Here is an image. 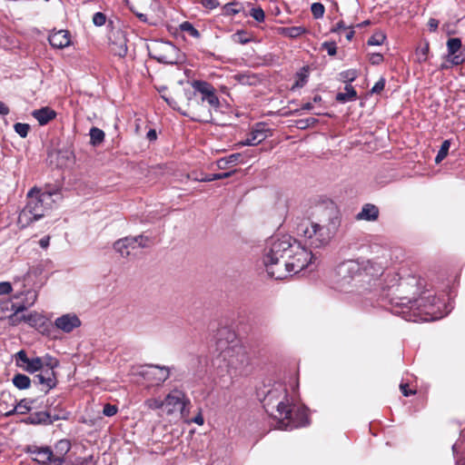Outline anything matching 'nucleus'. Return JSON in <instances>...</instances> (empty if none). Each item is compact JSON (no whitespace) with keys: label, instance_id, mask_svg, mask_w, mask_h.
Instances as JSON below:
<instances>
[{"label":"nucleus","instance_id":"obj_9","mask_svg":"<svg viewBox=\"0 0 465 465\" xmlns=\"http://www.w3.org/2000/svg\"><path fill=\"white\" fill-rule=\"evenodd\" d=\"M188 99L187 112H184L183 114L189 115L192 119L198 122L210 123L213 121L212 109L213 107H211L207 102L199 100L196 93Z\"/></svg>","mask_w":465,"mask_h":465},{"label":"nucleus","instance_id":"obj_12","mask_svg":"<svg viewBox=\"0 0 465 465\" xmlns=\"http://www.w3.org/2000/svg\"><path fill=\"white\" fill-rule=\"evenodd\" d=\"M45 365L46 367L40 373L34 376L33 382L42 386L41 391L46 394L57 385V378L54 369L58 366V361L47 362Z\"/></svg>","mask_w":465,"mask_h":465},{"label":"nucleus","instance_id":"obj_8","mask_svg":"<svg viewBox=\"0 0 465 465\" xmlns=\"http://www.w3.org/2000/svg\"><path fill=\"white\" fill-rule=\"evenodd\" d=\"M163 403V411L167 415L175 414L181 419H185L188 416L189 410L187 407L190 405V401L183 391L173 390L166 395Z\"/></svg>","mask_w":465,"mask_h":465},{"label":"nucleus","instance_id":"obj_17","mask_svg":"<svg viewBox=\"0 0 465 465\" xmlns=\"http://www.w3.org/2000/svg\"><path fill=\"white\" fill-rule=\"evenodd\" d=\"M268 130L265 128V124L259 123L255 125L252 131L248 134L247 138L243 141L239 142L236 145L240 146H253L261 143L267 137Z\"/></svg>","mask_w":465,"mask_h":465},{"label":"nucleus","instance_id":"obj_32","mask_svg":"<svg viewBox=\"0 0 465 465\" xmlns=\"http://www.w3.org/2000/svg\"><path fill=\"white\" fill-rule=\"evenodd\" d=\"M241 157V153H232L229 156L221 158L217 161V166L220 169H225L228 164L235 163L239 158Z\"/></svg>","mask_w":465,"mask_h":465},{"label":"nucleus","instance_id":"obj_21","mask_svg":"<svg viewBox=\"0 0 465 465\" xmlns=\"http://www.w3.org/2000/svg\"><path fill=\"white\" fill-rule=\"evenodd\" d=\"M116 35L115 41L110 43V51L115 56L124 57L127 54L126 39L122 32H117Z\"/></svg>","mask_w":465,"mask_h":465},{"label":"nucleus","instance_id":"obj_6","mask_svg":"<svg viewBox=\"0 0 465 465\" xmlns=\"http://www.w3.org/2000/svg\"><path fill=\"white\" fill-rule=\"evenodd\" d=\"M149 55L160 63L174 64L180 61V50L172 43L155 40L148 45Z\"/></svg>","mask_w":465,"mask_h":465},{"label":"nucleus","instance_id":"obj_18","mask_svg":"<svg viewBox=\"0 0 465 465\" xmlns=\"http://www.w3.org/2000/svg\"><path fill=\"white\" fill-rule=\"evenodd\" d=\"M54 324L58 329L69 333L81 325V321L75 314H64L58 317Z\"/></svg>","mask_w":465,"mask_h":465},{"label":"nucleus","instance_id":"obj_3","mask_svg":"<svg viewBox=\"0 0 465 465\" xmlns=\"http://www.w3.org/2000/svg\"><path fill=\"white\" fill-rule=\"evenodd\" d=\"M296 231L304 244L312 248H320L328 244L332 237L328 227L309 220L302 221L297 225Z\"/></svg>","mask_w":465,"mask_h":465},{"label":"nucleus","instance_id":"obj_41","mask_svg":"<svg viewBox=\"0 0 465 465\" xmlns=\"http://www.w3.org/2000/svg\"><path fill=\"white\" fill-rule=\"evenodd\" d=\"M318 123V120L313 117H309L305 119H300L296 121V127L301 130L307 129L310 126H313Z\"/></svg>","mask_w":465,"mask_h":465},{"label":"nucleus","instance_id":"obj_44","mask_svg":"<svg viewBox=\"0 0 465 465\" xmlns=\"http://www.w3.org/2000/svg\"><path fill=\"white\" fill-rule=\"evenodd\" d=\"M325 7L322 3H313L311 6V12L314 18H322L324 15Z\"/></svg>","mask_w":465,"mask_h":465},{"label":"nucleus","instance_id":"obj_34","mask_svg":"<svg viewBox=\"0 0 465 465\" xmlns=\"http://www.w3.org/2000/svg\"><path fill=\"white\" fill-rule=\"evenodd\" d=\"M31 410V407L27 404V401L25 399L21 400L15 408L6 413L7 416L14 414L15 412H18L20 414H25Z\"/></svg>","mask_w":465,"mask_h":465},{"label":"nucleus","instance_id":"obj_10","mask_svg":"<svg viewBox=\"0 0 465 465\" xmlns=\"http://www.w3.org/2000/svg\"><path fill=\"white\" fill-rule=\"evenodd\" d=\"M127 4L131 11L144 23H148L149 18L160 11L158 0H127Z\"/></svg>","mask_w":465,"mask_h":465},{"label":"nucleus","instance_id":"obj_23","mask_svg":"<svg viewBox=\"0 0 465 465\" xmlns=\"http://www.w3.org/2000/svg\"><path fill=\"white\" fill-rule=\"evenodd\" d=\"M32 115L38 121L40 125H45L55 118L56 113L54 110L46 106L33 111Z\"/></svg>","mask_w":465,"mask_h":465},{"label":"nucleus","instance_id":"obj_54","mask_svg":"<svg viewBox=\"0 0 465 465\" xmlns=\"http://www.w3.org/2000/svg\"><path fill=\"white\" fill-rule=\"evenodd\" d=\"M117 407L115 405H112L107 403L104 406L103 413L107 417H112L117 413Z\"/></svg>","mask_w":465,"mask_h":465},{"label":"nucleus","instance_id":"obj_38","mask_svg":"<svg viewBox=\"0 0 465 465\" xmlns=\"http://www.w3.org/2000/svg\"><path fill=\"white\" fill-rule=\"evenodd\" d=\"M450 146V142L449 140L443 141L441 146L438 152V154L435 157V162L437 163H440L447 155Z\"/></svg>","mask_w":465,"mask_h":465},{"label":"nucleus","instance_id":"obj_60","mask_svg":"<svg viewBox=\"0 0 465 465\" xmlns=\"http://www.w3.org/2000/svg\"><path fill=\"white\" fill-rule=\"evenodd\" d=\"M428 26L430 32H435L439 26V21L435 18H430L428 22Z\"/></svg>","mask_w":465,"mask_h":465},{"label":"nucleus","instance_id":"obj_5","mask_svg":"<svg viewBox=\"0 0 465 465\" xmlns=\"http://www.w3.org/2000/svg\"><path fill=\"white\" fill-rule=\"evenodd\" d=\"M312 252L296 242L292 244V251L289 252L287 260L283 261V268L286 270V278L296 274L313 264Z\"/></svg>","mask_w":465,"mask_h":465},{"label":"nucleus","instance_id":"obj_52","mask_svg":"<svg viewBox=\"0 0 465 465\" xmlns=\"http://www.w3.org/2000/svg\"><path fill=\"white\" fill-rule=\"evenodd\" d=\"M106 22V16L104 13L102 12H97L93 16V23L96 25V26H102L105 24Z\"/></svg>","mask_w":465,"mask_h":465},{"label":"nucleus","instance_id":"obj_43","mask_svg":"<svg viewBox=\"0 0 465 465\" xmlns=\"http://www.w3.org/2000/svg\"><path fill=\"white\" fill-rule=\"evenodd\" d=\"M144 405H145V407H147L150 410H159V409L163 410V407H164L163 401L160 400V399H155V398L147 399L144 401Z\"/></svg>","mask_w":465,"mask_h":465},{"label":"nucleus","instance_id":"obj_22","mask_svg":"<svg viewBox=\"0 0 465 465\" xmlns=\"http://www.w3.org/2000/svg\"><path fill=\"white\" fill-rule=\"evenodd\" d=\"M22 320L27 322L30 326L38 329L41 332H45L48 330V324L46 323L45 317L38 313L24 315Z\"/></svg>","mask_w":465,"mask_h":465},{"label":"nucleus","instance_id":"obj_26","mask_svg":"<svg viewBox=\"0 0 465 465\" xmlns=\"http://www.w3.org/2000/svg\"><path fill=\"white\" fill-rule=\"evenodd\" d=\"M233 79L243 85H255L260 82V78L252 73H242L233 75Z\"/></svg>","mask_w":465,"mask_h":465},{"label":"nucleus","instance_id":"obj_58","mask_svg":"<svg viewBox=\"0 0 465 465\" xmlns=\"http://www.w3.org/2000/svg\"><path fill=\"white\" fill-rule=\"evenodd\" d=\"M383 61V56L381 54L374 53L370 56V62L372 64H379Z\"/></svg>","mask_w":465,"mask_h":465},{"label":"nucleus","instance_id":"obj_57","mask_svg":"<svg viewBox=\"0 0 465 465\" xmlns=\"http://www.w3.org/2000/svg\"><path fill=\"white\" fill-rule=\"evenodd\" d=\"M11 310L14 311V313L10 316V319L13 320L20 312L25 310V306L24 304H12Z\"/></svg>","mask_w":465,"mask_h":465},{"label":"nucleus","instance_id":"obj_11","mask_svg":"<svg viewBox=\"0 0 465 465\" xmlns=\"http://www.w3.org/2000/svg\"><path fill=\"white\" fill-rule=\"evenodd\" d=\"M222 356L228 362V366L235 370H242L250 363L246 350L242 345H232L222 351Z\"/></svg>","mask_w":465,"mask_h":465},{"label":"nucleus","instance_id":"obj_47","mask_svg":"<svg viewBox=\"0 0 465 465\" xmlns=\"http://www.w3.org/2000/svg\"><path fill=\"white\" fill-rule=\"evenodd\" d=\"M194 4H200L204 8L213 10L219 6L220 3L218 0H193Z\"/></svg>","mask_w":465,"mask_h":465},{"label":"nucleus","instance_id":"obj_45","mask_svg":"<svg viewBox=\"0 0 465 465\" xmlns=\"http://www.w3.org/2000/svg\"><path fill=\"white\" fill-rule=\"evenodd\" d=\"M15 131L22 137L25 138L29 133L30 125L23 123H16L14 125Z\"/></svg>","mask_w":465,"mask_h":465},{"label":"nucleus","instance_id":"obj_20","mask_svg":"<svg viewBox=\"0 0 465 465\" xmlns=\"http://www.w3.org/2000/svg\"><path fill=\"white\" fill-rule=\"evenodd\" d=\"M48 41L53 47L62 49L70 45V34L66 30L54 31L49 35Z\"/></svg>","mask_w":465,"mask_h":465},{"label":"nucleus","instance_id":"obj_59","mask_svg":"<svg viewBox=\"0 0 465 465\" xmlns=\"http://www.w3.org/2000/svg\"><path fill=\"white\" fill-rule=\"evenodd\" d=\"M400 389L405 397L414 395L416 393V391H412V390L409 389V385L407 383H401L400 385Z\"/></svg>","mask_w":465,"mask_h":465},{"label":"nucleus","instance_id":"obj_51","mask_svg":"<svg viewBox=\"0 0 465 465\" xmlns=\"http://www.w3.org/2000/svg\"><path fill=\"white\" fill-rule=\"evenodd\" d=\"M288 35L290 37H297L306 32V29L302 26H293L287 29Z\"/></svg>","mask_w":465,"mask_h":465},{"label":"nucleus","instance_id":"obj_14","mask_svg":"<svg viewBox=\"0 0 465 465\" xmlns=\"http://www.w3.org/2000/svg\"><path fill=\"white\" fill-rule=\"evenodd\" d=\"M28 452L31 454L33 460L40 464L62 465L64 461L63 457H55L50 448L29 447Z\"/></svg>","mask_w":465,"mask_h":465},{"label":"nucleus","instance_id":"obj_19","mask_svg":"<svg viewBox=\"0 0 465 465\" xmlns=\"http://www.w3.org/2000/svg\"><path fill=\"white\" fill-rule=\"evenodd\" d=\"M58 415H52L50 411H36L32 413L25 420L28 424L38 425L52 424L54 421L60 420Z\"/></svg>","mask_w":465,"mask_h":465},{"label":"nucleus","instance_id":"obj_7","mask_svg":"<svg viewBox=\"0 0 465 465\" xmlns=\"http://www.w3.org/2000/svg\"><path fill=\"white\" fill-rule=\"evenodd\" d=\"M363 266L358 261L348 260L341 262L336 268V284L341 291L346 292L351 282L360 277Z\"/></svg>","mask_w":465,"mask_h":465},{"label":"nucleus","instance_id":"obj_35","mask_svg":"<svg viewBox=\"0 0 465 465\" xmlns=\"http://www.w3.org/2000/svg\"><path fill=\"white\" fill-rule=\"evenodd\" d=\"M449 55L455 54L461 47V40L460 38H450L447 42Z\"/></svg>","mask_w":465,"mask_h":465},{"label":"nucleus","instance_id":"obj_62","mask_svg":"<svg viewBox=\"0 0 465 465\" xmlns=\"http://www.w3.org/2000/svg\"><path fill=\"white\" fill-rule=\"evenodd\" d=\"M450 62L454 65H459V64H460L463 62V59L460 57V55L453 54L451 59H450Z\"/></svg>","mask_w":465,"mask_h":465},{"label":"nucleus","instance_id":"obj_49","mask_svg":"<svg viewBox=\"0 0 465 465\" xmlns=\"http://www.w3.org/2000/svg\"><path fill=\"white\" fill-rule=\"evenodd\" d=\"M385 35L383 34H374L368 39L369 45H380L385 40Z\"/></svg>","mask_w":465,"mask_h":465},{"label":"nucleus","instance_id":"obj_63","mask_svg":"<svg viewBox=\"0 0 465 465\" xmlns=\"http://www.w3.org/2000/svg\"><path fill=\"white\" fill-rule=\"evenodd\" d=\"M8 114H9L8 106L5 103L0 102V114L6 115Z\"/></svg>","mask_w":465,"mask_h":465},{"label":"nucleus","instance_id":"obj_4","mask_svg":"<svg viewBox=\"0 0 465 465\" xmlns=\"http://www.w3.org/2000/svg\"><path fill=\"white\" fill-rule=\"evenodd\" d=\"M50 198L49 193H41L36 188L31 189L27 193V203L18 216V223L25 227L42 218L45 215V203Z\"/></svg>","mask_w":465,"mask_h":465},{"label":"nucleus","instance_id":"obj_56","mask_svg":"<svg viewBox=\"0 0 465 465\" xmlns=\"http://www.w3.org/2000/svg\"><path fill=\"white\" fill-rule=\"evenodd\" d=\"M12 292V286L7 282H0V295L8 294Z\"/></svg>","mask_w":465,"mask_h":465},{"label":"nucleus","instance_id":"obj_40","mask_svg":"<svg viewBox=\"0 0 465 465\" xmlns=\"http://www.w3.org/2000/svg\"><path fill=\"white\" fill-rule=\"evenodd\" d=\"M241 12V6L239 3H228L223 6V13L226 15H234Z\"/></svg>","mask_w":465,"mask_h":465},{"label":"nucleus","instance_id":"obj_1","mask_svg":"<svg viewBox=\"0 0 465 465\" xmlns=\"http://www.w3.org/2000/svg\"><path fill=\"white\" fill-rule=\"evenodd\" d=\"M274 391H270L265 398L264 408L275 419L279 420L280 427L285 430H292L306 426L309 423L308 410L304 407H297L292 404L286 390L282 400L273 402Z\"/></svg>","mask_w":465,"mask_h":465},{"label":"nucleus","instance_id":"obj_15","mask_svg":"<svg viewBox=\"0 0 465 465\" xmlns=\"http://www.w3.org/2000/svg\"><path fill=\"white\" fill-rule=\"evenodd\" d=\"M17 366L23 368L29 373H35L41 371L46 367V363L44 362L40 357L28 358L25 351L21 350L15 354Z\"/></svg>","mask_w":465,"mask_h":465},{"label":"nucleus","instance_id":"obj_53","mask_svg":"<svg viewBox=\"0 0 465 465\" xmlns=\"http://www.w3.org/2000/svg\"><path fill=\"white\" fill-rule=\"evenodd\" d=\"M70 448H71V444L66 440H60L56 445V449L60 450V451H61L60 457H63V458H64V455L69 451Z\"/></svg>","mask_w":465,"mask_h":465},{"label":"nucleus","instance_id":"obj_16","mask_svg":"<svg viewBox=\"0 0 465 465\" xmlns=\"http://www.w3.org/2000/svg\"><path fill=\"white\" fill-rule=\"evenodd\" d=\"M143 378L153 385H160L170 376V371L167 367L158 365H147L142 371Z\"/></svg>","mask_w":465,"mask_h":465},{"label":"nucleus","instance_id":"obj_64","mask_svg":"<svg viewBox=\"0 0 465 465\" xmlns=\"http://www.w3.org/2000/svg\"><path fill=\"white\" fill-rule=\"evenodd\" d=\"M146 137H147L150 141H154V140H156V138H157L156 131H155V130H153V129H150V130L147 132Z\"/></svg>","mask_w":465,"mask_h":465},{"label":"nucleus","instance_id":"obj_2","mask_svg":"<svg viewBox=\"0 0 465 465\" xmlns=\"http://www.w3.org/2000/svg\"><path fill=\"white\" fill-rule=\"evenodd\" d=\"M291 236L283 235L281 238H272L264 250L263 263L268 274L276 280L286 278V270L283 261L287 260L289 252L292 251V244L296 242Z\"/></svg>","mask_w":465,"mask_h":465},{"label":"nucleus","instance_id":"obj_37","mask_svg":"<svg viewBox=\"0 0 465 465\" xmlns=\"http://www.w3.org/2000/svg\"><path fill=\"white\" fill-rule=\"evenodd\" d=\"M180 29L182 32L188 33L191 36L194 38L200 37V32L191 24L190 22H183L180 25Z\"/></svg>","mask_w":465,"mask_h":465},{"label":"nucleus","instance_id":"obj_48","mask_svg":"<svg viewBox=\"0 0 465 465\" xmlns=\"http://www.w3.org/2000/svg\"><path fill=\"white\" fill-rule=\"evenodd\" d=\"M429 51H430L429 43H425V45L422 47H420L417 50V55H418L419 62H425L427 60Z\"/></svg>","mask_w":465,"mask_h":465},{"label":"nucleus","instance_id":"obj_25","mask_svg":"<svg viewBox=\"0 0 465 465\" xmlns=\"http://www.w3.org/2000/svg\"><path fill=\"white\" fill-rule=\"evenodd\" d=\"M132 238L133 236L124 237L114 242V248L122 257H128L131 254V250H134L136 248L134 243L125 242Z\"/></svg>","mask_w":465,"mask_h":465},{"label":"nucleus","instance_id":"obj_46","mask_svg":"<svg viewBox=\"0 0 465 465\" xmlns=\"http://www.w3.org/2000/svg\"><path fill=\"white\" fill-rule=\"evenodd\" d=\"M250 15L257 22H263L265 19L264 11L261 7L252 8Z\"/></svg>","mask_w":465,"mask_h":465},{"label":"nucleus","instance_id":"obj_36","mask_svg":"<svg viewBox=\"0 0 465 465\" xmlns=\"http://www.w3.org/2000/svg\"><path fill=\"white\" fill-rule=\"evenodd\" d=\"M125 242L134 243L135 247L140 248H147L149 246V238L143 235L133 236L132 239L126 240Z\"/></svg>","mask_w":465,"mask_h":465},{"label":"nucleus","instance_id":"obj_29","mask_svg":"<svg viewBox=\"0 0 465 465\" xmlns=\"http://www.w3.org/2000/svg\"><path fill=\"white\" fill-rule=\"evenodd\" d=\"M13 384L19 390H26L31 386V379L25 374L17 373L13 377Z\"/></svg>","mask_w":465,"mask_h":465},{"label":"nucleus","instance_id":"obj_33","mask_svg":"<svg viewBox=\"0 0 465 465\" xmlns=\"http://www.w3.org/2000/svg\"><path fill=\"white\" fill-rule=\"evenodd\" d=\"M308 80V69L307 67H302L300 72L296 74V81L292 89L295 87H302Z\"/></svg>","mask_w":465,"mask_h":465},{"label":"nucleus","instance_id":"obj_30","mask_svg":"<svg viewBox=\"0 0 465 465\" xmlns=\"http://www.w3.org/2000/svg\"><path fill=\"white\" fill-rule=\"evenodd\" d=\"M234 173H235V171L221 173L205 174L201 177H193V179L194 181H198V182H213L215 180H222V179L228 178V177L232 176V174Z\"/></svg>","mask_w":465,"mask_h":465},{"label":"nucleus","instance_id":"obj_42","mask_svg":"<svg viewBox=\"0 0 465 465\" xmlns=\"http://www.w3.org/2000/svg\"><path fill=\"white\" fill-rule=\"evenodd\" d=\"M340 75L342 82L349 84L353 82L357 78L358 72L355 69H349L344 72H341Z\"/></svg>","mask_w":465,"mask_h":465},{"label":"nucleus","instance_id":"obj_28","mask_svg":"<svg viewBox=\"0 0 465 465\" xmlns=\"http://www.w3.org/2000/svg\"><path fill=\"white\" fill-rule=\"evenodd\" d=\"M344 93H338L336 95V100L340 103H346L349 101H353L357 97V92L354 87L351 84H346Z\"/></svg>","mask_w":465,"mask_h":465},{"label":"nucleus","instance_id":"obj_24","mask_svg":"<svg viewBox=\"0 0 465 465\" xmlns=\"http://www.w3.org/2000/svg\"><path fill=\"white\" fill-rule=\"evenodd\" d=\"M379 217V209L376 205L366 203L357 214L358 220L376 221Z\"/></svg>","mask_w":465,"mask_h":465},{"label":"nucleus","instance_id":"obj_50","mask_svg":"<svg viewBox=\"0 0 465 465\" xmlns=\"http://www.w3.org/2000/svg\"><path fill=\"white\" fill-rule=\"evenodd\" d=\"M322 48L325 50L329 55L333 56L337 53V46L334 42H324Z\"/></svg>","mask_w":465,"mask_h":465},{"label":"nucleus","instance_id":"obj_55","mask_svg":"<svg viewBox=\"0 0 465 465\" xmlns=\"http://www.w3.org/2000/svg\"><path fill=\"white\" fill-rule=\"evenodd\" d=\"M385 87V79L381 78L371 88L372 94H380Z\"/></svg>","mask_w":465,"mask_h":465},{"label":"nucleus","instance_id":"obj_31","mask_svg":"<svg viewBox=\"0 0 465 465\" xmlns=\"http://www.w3.org/2000/svg\"><path fill=\"white\" fill-rule=\"evenodd\" d=\"M104 132L97 127H92L90 130V143L94 146L101 144L104 140Z\"/></svg>","mask_w":465,"mask_h":465},{"label":"nucleus","instance_id":"obj_27","mask_svg":"<svg viewBox=\"0 0 465 465\" xmlns=\"http://www.w3.org/2000/svg\"><path fill=\"white\" fill-rule=\"evenodd\" d=\"M71 153L68 152H62L58 150H54L48 153V158L50 160V163H54V158H55V165L57 167H63L66 164V161L69 160Z\"/></svg>","mask_w":465,"mask_h":465},{"label":"nucleus","instance_id":"obj_39","mask_svg":"<svg viewBox=\"0 0 465 465\" xmlns=\"http://www.w3.org/2000/svg\"><path fill=\"white\" fill-rule=\"evenodd\" d=\"M232 40L235 43L245 45L247 43H250L252 41L251 37L249 36L248 33L244 31H237L235 34L232 35Z\"/></svg>","mask_w":465,"mask_h":465},{"label":"nucleus","instance_id":"obj_13","mask_svg":"<svg viewBox=\"0 0 465 465\" xmlns=\"http://www.w3.org/2000/svg\"><path fill=\"white\" fill-rule=\"evenodd\" d=\"M192 86L195 92L199 93L201 96L199 100L207 102V104L217 110L220 106V101L215 94V88L208 82L194 80L192 82Z\"/></svg>","mask_w":465,"mask_h":465},{"label":"nucleus","instance_id":"obj_61","mask_svg":"<svg viewBox=\"0 0 465 465\" xmlns=\"http://www.w3.org/2000/svg\"><path fill=\"white\" fill-rule=\"evenodd\" d=\"M341 29H343V30L347 29V27L345 26L343 21H340L339 23H337L335 27H333L331 31L333 32V33H336V32H339Z\"/></svg>","mask_w":465,"mask_h":465}]
</instances>
